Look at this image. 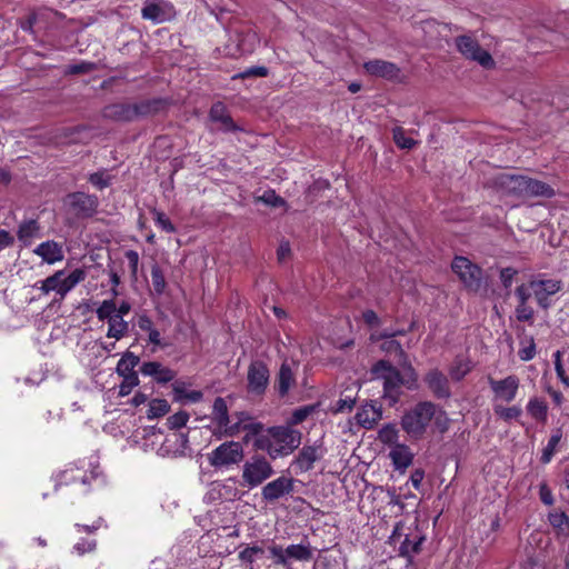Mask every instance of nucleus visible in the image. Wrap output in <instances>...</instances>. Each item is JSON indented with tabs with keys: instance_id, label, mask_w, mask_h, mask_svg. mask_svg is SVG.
Wrapping results in <instances>:
<instances>
[{
	"instance_id": "64",
	"label": "nucleus",
	"mask_w": 569,
	"mask_h": 569,
	"mask_svg": "<svg viewBox=\"0 0 569 569\" xmlns=\"http://www.w3.org/2000/svg\"><path fill=\"white\" fill-rule=\"evenodd\" d=\"M425 472L420 469L415 470L410 476V481L415 489H419L423 480Z\"/></svg>"
},
{
	"instance_id": "49",
	"label": "nucleus",
	"mask_w": 569,
	"mask_h": 569,
	"mask_svg": "<svg viewBox=\"0 0 569 569\" xmlns=\"http://www.w3.org/2000/svg\"><path fill=\"white\" fill-rule=\"evenodd\" d=\"M257 200L270 207H280L284 203L283 199L277 196L272 190L264 191Z\"/></svg>"
},
{
	"instance_id": "58",
	"label": "nucleus",
	"mask_w": 569,
	"mask_h": 569,
	"mask_svg": "<svg viewBox=\"0 0 569 569\" xmlns=\"http://www.w3.org/2000/svg\"><path fill=\"white\" fill-rule=\"evenodd\" d=\"M268 74V69L264 67H252L247 70H244L242 73L239 74L240 78H248V77H266Z\"/></svg>"
},
{
	"instance_id": "7",
	"label": "nucleus",
	"mask_w": 569,
	"mask_h": 569,
	"mask_svg": "<svg viewBox=\"0 0 569 569\" xmlns=\"http://www.w3.org/2000/svg\"><path fill=\"white\" fill-rule=\"evenodd\" d=\"M273 475L271 463L262 456H253L242 466V483L250 489L260 486Z\"/></svg>"
},
{
	"instance_id": "29",
	"label": "nucleus",
	"mask_w": 569,
	"mask_h": 569,
	"mask_svg": "<svg viewBox=\"0 0 569 569\" xmlns=\"http://www.w3.org/2000/svg\"><path fill=\"white\" fill-rule=\"evenodd\" d=\"M295 372L288 362H283L280 367L277 378V390L281 397H284L289 390L295 386Z\"/></svg>"
},
{
	"instance_id": "59",
	"label": "nucleus",
	"mask_w": 569,
	"mask_h": 569,
	"mask_svg": "<svg viewBox=\"0 0 569 569\" xmlns=\"http://www.w3.org/2000/svg\"><path fill=\"white\" fill-rule=\"evenodd\" d=\"M381 348L383 350H386L387 352H396L398 353L400 357H403V351H402V348L401 346L392 340V339H389L387 341H385L382 345H381Z\"/></svg>"
},
{
	"instance_id": "35",
	"label": "nucleus",
	"mask_w": 569,
	"mask_h": 569,
	"mask_svg": "<svg viewBox=\"0 0 569 569\" xmlns=\"http://www.w3.org/2000/svg\"><path fill=\"white\" fill-rule=\"evenodd\" d=\"M138 362L139 358L137 356H134L132 352H126L118 361L116 370L121 377L137 375L133 369Z\"/></svg>"
},
{
	"instance_id": "16",
	"label": "nucleus",
	"mask_w": 569,
	"mask_h": 569,
	"mask_svg": "<svg viewBox=\"0 0 569 569\" xmlns=\"http://www.w3.org/2000/svg\"><path fill=\"white\" fill-rule=\"evenodd\" d=\"M269 383V370L261 361H253L248 369V389L261 395Z\"/></svg>"
},
{
	"instance_id": "30",
	"label": "nucleus",
	"mask_w": 569,
	"mask_h": 569,
	"mask_svg": "<svg viewBox=\"0 0 569 569\" xmlns=\"http://www.w3.org/2000/svg\"><path fill=\"white\" fill-rule=\"evenodd\" d=\"M212 421L214 422L219 433L228 425L230 417L228 413V406L223 398H217L212 406Z\"/></svg>"
},
{
	"instance_id": "34",
	"label": "nucleus",
	"mask_w": 569,
	"mask_h": 569,
	"mask_svg": "<svg viewBox=\"0 0 569 569\" xmlns=\"http://www.w3.org/2000/svg\"><path fill=\"white\" fill-rule=\"evenodd\" d=\"M548 407L542 399L532 398L527 405L528 415L539 422H545L547 419Z\"/></svg>"
},
{
	"instance_id": "38",
	"label": "nucleus",
	"mask_w": 569,
	"mask_h": 569,
	"mask_svg": "<svg viewBox=\"0 0 569 569\" xmlns=\"http://www.w3.org/2000/svg\"><path fill=\"white\" fill-rule=\"evenodd\" d=\"M493 411L496 416L503 419L505 421L516 420L522 413L521 408L518 406L505 407L503 405L500 403L493 406Z\"/></svg>"
},
{
	"instance_id": "17",
	"label": "nucleus",
	"mask_w": 569,
	"mask_h": 569,
	"mask_svg": "<svg viewBox=\"0 0 569 569\" xmlns=\"http://www.w3.org/2000/svg\"><path fill=\"white\" fill-rule=\"evenodd\" d=\"M292 491V480L287 477H279L268 482L261 491L263 499L272 502Z\"/></svg>"
},
{
	"instance_id": "20",
	"label": "nucleus",
	"mask_w": 569,
	"mask_h": 569,
	"mask_svg": "<svg viewBox=\"0 0 569 569\" xmlns=\"http://www.w3.org/2000/svg\"><path fill=\"white\" fill-rule=\"evenodd\" d=\"M425 381L430 388V390L438 398H447L450 396L449 382L447 377L438 369L430 370L426 377Z\"/></svg>"
},
{
	"instance_id": "26",
	"label": "nucleus",
	"mask_w": 569,
	"mask_h": 569,
	"mask_svg": "<svg viewBox=\"0 0 569 569\" xmlns=\"http://www.w3.org/2000/svg\"><path fill=\"white\" fill-rule=\"evenodd\" d=\"M381 409L376 405L370 403L362 406L358 410L356 415V420L363 428L371 429L381 419Z\"/></svg>"
},
{
	"instance_id": "52",
	"label": "nucleus",
	"mask_w": 569,
	"mask_h": 569,
	"mask_svg": "<svg viewBox=\"0 0 569 569\" xmlns=\"http://www.w3.org/2000/svg\"><path fill=\"white\" fill-rule=\"evenodd\" d=\"M176 392L179 395V398L181 400H187L189 402H198L202 398V392L198 390H181L179 388H176Z\"/></svg>"
},
{
	"instance_id": "57",
	"label": "nucleus",
	"mask_w": 569,
	"mask_h": 569,
	"mask_svg": "<svg viewBox=\"0 0 569 569\" xmlns=\"http://www.w3.org/2000/svg\"><path fill=\"white\" fill-rule=\"evenodd\" d=\"M310 412L311 408L309 407L297 409L292 413L290 422L292 425L301 423L310 415Z\"/></svg>"
},
{
	"instance_id": "51",
	"label": "nucleus",
	"mask_w": 569,
	"mask_h": 569,
	"mask_svg": "<svg viewBox=\"0 0 569 569\" xmlns=\"http://www.w3.org/2000/svg\"><path fill=\"white\" fill-rule=\"evenodd\" d=\"M138 382V375L123 376V381L120 385V395L127 396L128 393H130L131 389L136 387Z\"/></svg>"
},
{
	"instance_id": "54",
	"label": "nucleus",
	"mask_w": 569,
	"mask_h": 569,
	"mask_svg": "<svg viewBox=\"0 0 569 569\" xmlns=\"http://www.w3.org/2000/svg\"><path fill=\"white\" fill-rule=\"evenodd\" d=\"M156 222L166 232H174V227L169 218L162 212H156Z\"/></svg>"
},
{
	"instance_id": "39",
	"label": "nucleus",
	"mask_w": 569,
	"mask_h": 569,
	"mask_svg": "<svg viewBox=\"0 0 569 569\" xmlns=\"http://www.w3.org/2000/svg\"><path fill=\"white\" fill-rule=\"evenodd\" d=\"M518 355L522 361H529L535 358L536 343L532 337H523L520 340V348Z\"/></svg>"
},
{
	"instance_id": "28",
	"label": "nucleus",
	"mask_w": 569,
	"mask_h": 569,
	"mask_svg": "<svg viewBox=\"0 0 569 569\" xmlns=\"http://www.w3.org/2000/svg\"><path fill=\"white\" fill-rule=\"evenodd\" d=\"M555 190L546 182L526 177L525 190L522 197H543L552 198Z\"/></svg>"
},
{
	"instance_id": "24",
	"label": "nucleus",
	"mask_w": 569,
	"mask_h": 569,
	"mask_svg": "<svg viewBox=\"0 0 569 569\" xmlns=\"http://www.w3.org/2000/svg\"><path fill=\"white\" fill-rule=\"evenodd\" d=\"M389 458L395 469L403 471L412 463L413 453L407 445L398 443L390 448Z\"/></svg>"
},
{
	"instance_id": "9",
	"label": "nucleus",
	"mask_w": 569,
	"mask_h": 569,
	"mask_svg": "<svg viewBox=\"0 0 569 569\" xmlns=\"http://www.w3.org/2000/svg\"><path fill=\"white\" fill-rule=\"evenodd\" d=\"M262 428L260 422L253 421L246 412H237L230 418L220 435L232 438L239 436L241 432H246L243 442L249 443L251 437L257 438L262 431Z\"/></svg>"
},
{
	"instance_id": "25",
	"label": "nucleus",
	"mask_w": 569,
	"mask_h": 569,
	"mask_svg": "<svg viewBox=\"0 0 569 569\" xmlns=\"http://www.w3.org/2000/svg\"><path fill=\"white\" fill-rule=\"evenodd\" d=\"M363 67L371 76L393 79L399 74V69L395 63L383 60H371L366 62Z\"/></svg>"
},
{
	"instance_id": "18",
	"label": "nucleus",
	"mask_w": 569,
	"mask_h": 569,
	"mask_svg": "<svg viewBox=\"0 0 569 569\" xmlns=\"http://www.w3.org/2000/svg\"><path fill=\"white\" fill-rule=\"evenodd\" d=\"M33 253L48 264H54L64 258L62 246L53 240L41 242L33 249Z\"/></svg>"
},
{
	"instance_id": "37",
	"label": "nucleus",
	"mask_w": 569,
	"mask_h": 569,
	"mask_svg": "<svg viewBox=\"0 0 569 569\" xmlns=\"http://www.w3.org/2000/svg\"><path fill=\"white\" fill-rule=\"evenodd\" d=\"M472 366L467 358L458 357L450 367V377L453 380H461L468 372H470Z\"/></svg>"
},
{
	"instance_id": "31",
	"label": "nucleus",
	"mask_w": 569,
	"mask_h": 569,
	"mask_svg": "<svg viewBox=\"0 0 569 569\" xmlns=\"http://www.w3.org/2000/svg\"><path fill=\"white\" fill-rule=\"evenodd\" d=\"M142 107L138 106H124V104H116L107 109L106 114L108 117L116 118L122 121L132 120L136 116L144 113L141 110Z\"/></svg>"
},
{
	"instance_id": "27",
	"label": "nucleus",
	"mask_w": 569,
	"mask_h": 569,
	"mask_svg": "<svg viewBox=\"0 0 569 569\" xmlns=\"http://www.w3.org/2000/svg\"><path fill=\"white\" fill-rule=\"evenodd\" d=\"M17 237L22 246L29 247L40 237V226L37 220L30 219L22 221L18 227Z\"/></svg>"
},
{
	"instance_id": "62",
	"label": "nucleus",
	"mask_w": 569,
	"mask_h": 569,
	"mask_svg": "<svg viewBox=\"0 0 569 569\" xmlns=\"http://www.w3.org/2000/svg\"><path fill=\"white\" fill-rule=\"evenodd\" d=\"M539 495H540L541 501L545 505L550 506V505L553 503L552 493H551L550 489L547 487V485H541L540 486Z\"/></svg>"
},
{
	"instance_id": "23",
	"label": "nucleus",
	"mask_w": 569,
	"mask_h": 569,
	"mask_svg": "<svg viewBox=\"0 0 569 569\" xmlns=\"http://www.w3.org/2000/svg\"><path fill=\"white\" fill-rule=\"evenodd\" d=\"M140 371L143 376L152 377L162 383L173 380L176 376L174 371L157 361L143 362Z\"/></svg>"
},
{
	"instance_id": "32",
	"label": "nucleus",
	"mask_w": 569,
	"mask_h": 569,
	"mask_svg": "<svg viewBox=\"0 0 569 569\" xmlns=\"http://www.w3.org/2000/svg\"><path fill=\"white\" fill-rule=\"evenodd\" d=\"M210 119L213 122L220 123L224 130L236 129L230 116L227 112L226 106L221 102H217L211 107Z\"/></svg>"
},
{
	"instance_id": "8",
	"label": "nucleus",
	"mask_w": 569,
	"mask_h": 569,
	"mask_svg": "<svg viewBox=\"0 0 569 569\" xmlns=\"http://www.w3.org/2000/svg\"><path fill=\"white\" fill-rule=\"evenodd\" d=\"M244 457L243 446L238 441H227L213 449L209 456V463L214 468H228L238 465Z\"/></svg>"
},
{
	"instance_id": "1",
	"label": "nucleus",
	"mask_w": 569,
	"mask_h": 569,
	"mask_svg": "<svg viewBox=\"0 0 569 569\" xmlns=\"http://www.w3.org/2000/svg\"><path fill=\"white\" fill-rule=\"evenodd\" d=\"M431 422L441 433L449 427V419L445 411L432 402L422 401L405 412L401 418V428L410 439L418 440L426 435Z\"/></svg>"
},
{
	"instance_id": "21",
	"label": "nucleus",
	"mask_w": 569,
	"mask_h": 569,
	"mask_svg": "<svg viewBox=\"0 0 569 569\" xmlns=\"http://www.w3.org/2000/svg\"><path fill=\"white\" fill-rule=\"evenodd\" d=\"M67 204L78 214H90L97 207V199L83 192H76L67 197Z\"/></svg>"
},
{
	"instance_id": "44",
	"label": "nucleus",
	"mask_w": 569,
	"mask_h": 569,
	"mask_svg": "<svg viewBox=\"0 0 569 569\" xmlns=\"http://www.w3.org/2000/svg\"><path fill=\"white\" fill-rule=\"evenodd\" d=\"M169 403L167 400L163 399H153L149 403V411L148 417L149 418H158L161 416H164L169 411Z\"/></svg>"
},
{
	"instance_id": "33",
	"label": "nucleus",
	"mask_w": 569,
	"mask_h": 569,
	"mask_svg": "<svg viewBox=\"0 0 569 569\" xmlns=\"http://www.w3.org/2000/svg\"><path fill=\"white\" fill-rule=\"evenodd\" d=\"M138 327L141 331L148 333V340L150 343L154 346L161 345L160 332L153 327V323L148 316L142 315L139 317Z\"/></svg>"
},
{
	"instance_id": "36",
	"label": "nucleus",
	"mask_w": 569,
	"mask_h": 569,
	"mask_svg": "<svg viewBox=\"0 0 569 569\" xmlns=\"http://www.w3.org/2000/svg\"><path fill=\"white\" fill-rule=\"evenodd\" d=\"M378 439L386 446L392 448L399 442V430L392 423L383 426L378 432Z\"/></svg>"
},
{
	"instance_id": "60",
	"label": "nucleus",
	"mask_w": 569,
	"mask_h": 569,
	"mask_svg": "<svg viewBox=\"0 0 569 569\" xmlns=\"http://www.w3.org/2000/svg\"><path fill=\"white\" fill-rule=\"evenodd\" d=\"M102 526V519L99 518L91 526L76 523L74 527L79 532L86 531L89 533L96 532Z\"/></svg>"
},
{
	"instance_id": "46",
	"label": "nucleus",
	"mask_w": 569,
	"mask_h": 569,
	"mask_svg": "<svg viewBox=\"0 0 569 569\" xmlns=\"http://www.w3.org/2000/svg\"><path fill=\"white\" fill-rule=\"evenodd\" d=\"M423 538L419 537L418 539L410 540L408 536H406L405 540L400 545V553L402 556H411L417 553L420 549V545Z\"/></svg>"
},
{
	"instance_id": "4",
	"label": "nucleus",
	"mask_w": 569,
	"mask_h": 569,
	"mask_svg": "<svg viewBox=\"0 0 569 569\" xmlns=\"http://www.w3.org/2000/svg\"><path fill=\"white\" fill-rule=\"evenodd\" d=\"M562 289L560 280L545 277L531 279L528 283L517 287L516 296L519 300H529L533 297L538 306L548 309L551 305V297Z\"/></svg>"
},
{
	"instance_id": "22",
	"label": "nucleus",
	"mask_w": 569,
	"mask_h": 569,
	"mask_svg": "<svg viewBox=\"0 0 569 569\" xmlns=\"http://www.w3.org/2000/svg\"><path fill=\"white\" fill-rule=\"evenodd\" d=\"M286 556L287 567H289L292 561H310L313 558V549L310 542L305 539L300 543H292L286 547Z\"/></svg>"
},
{
	"instance_id": "48",
	"label": "nucleus",
	"mask_w": 569,
	"mask_h": 569,
	"mask_svg": "<svg viewBox=\"0 0 569 569\" xmlns=\"http://www.w3.org/2000/svg\"><path fill=\"white\" fill-rule=\"evenodd\" d=\"M263 549L259 546L246 547L239 552V559L249 563H253L257 555H262Z\"/></svg>"
},
{
	"instance_id": "19",
	"label": "nucleus",
	"mask_w": 569,
	"mask_h": 569,
	"mask_svg": "<svg viewBox=\"0 0 569 569\" xmlns=\"http://www.w3.org/2000/svg\"><path fill=\"white\" fill-rule=\"evenodd\" d=\"M325 450L320 445L305 446L297 458L295 465L300 471H308L313 463L323 457Z\"/></svg>"
},
{
	"instance_id": "41",
	"label": "nucleus",
	"mask_w": 569,
	"mask_h": 569,
	"mask_svg": "<svg viewBox=\"0 0 569 569\" xmlns=\"http://www.w3.org/2000/svg\"><path fill=\"white\" fill-rule=\"evenodd\" d=\"M152 289L157 296H161L167 287V282L161 269L158 266L151 268Z\"/></svg>"
},
{
	"instance_id": "55",
	"label": "nucleus",
	"mask_w": 569,
	"mask_h": 569,
	"mask_svg": "<svg viewBox=\"0 0 569 569\" xmlns=\"http://www.w3.org/2000/svg\"><path fill=\"white\" fill-rule=\"evenodd\" d=\"M89 181L99 189H103L109 184V178L103 172L92 173Z\"/></svg>"
},
{
	"instance_id": "47",
	"label": "nucleus",
	"mask_w": 569,
	"mask_h": 569,
	"mask_svg": "<svg viewBox=\"0 0 569 569\" xmlns=\"http://www.w3.org/2000/svg\"><path fill=\"white\" fill-rule=\"evenodd\" d=\"M268 551L270 556L273 558L276 565L287 567L286 548H282L281 546L273 543L268 547Z\"/></svg>"
},
{
	"instance_id": "56",
	"label": "nucleus",
	"mask_w": 569,
	"mask_h": 569,
	"mask_svg": "<svg viewBox=\"0 0 569 569\" xmlns=\"http://www.w3.org/2000/svg\"><path fill=\"white\" fill-rule=\"evenodd\" d=\"M355 406V399L351 397H346L345 399H339L335 407V412H345L350 411Z\"/></svg>"
},
{
	"instance_id": "40",
	"label": "nucleus",
	"mask_w": 569,
	"mask_h": 569,
	"mask_svg": "<svg viewBox=\"0 0 569 569\" xmlns=\"http://www.w3.org/2000/svg\"><path fill=\"white\" fill-rule=\"evenodd\" d=\"M561 437H562V435H561L560 430H557L551 435L546 448L542 451L541 461L543 463L550 462V460H551L552 456L555 455L557 447L561 440Z\"/></svg>"
},
{
	"instance_id": "53",
	"label": "nucleus",
	"mask_w": 569,
	"mask_h": 569,
	"mask_svg": "<svg viewBox=\"0 0 569 569\" xmlns=\"http://www.w3.org/2000/svg\"><path fill=\"white\" fill-rule=\"evenodd\" d=\"M189 420V415L184 411H180L174 413L169 418V423L172 428L179 429L187 425Z\"/></svg>"
},
{
	"instance_id": "15",
	"label": "nucleus",
	"mask_w": 569,
	"mask_h": 569,
	"mask_svg": "<svg viewBox=\"0 0 569 569\" xmlns=\"http://www.w3.org/2000/svg\"><path fill=\"white\" fill-rule=\"evenodd\" d=\"M526 176L500 172L492 178V187L506 194L522 196Z\"/></svg>"
},
{
	"instance_id": "13",
	"label": "nucleus",
	"mask_w": 569,
	"mask_h": 569,
	"mask_svg": "<svg viewBox=\"0 0 569 569\" xmlns=\"http://www.w3.org/2000/svg\"><path fill=\"white\" fill-rule=\"evenodd\" d=\"M489 386L497 401L512 402L518 393L520 380L517 376L510 375L503 379L489 378Z\"/></svg>"
},
{
	"instance_id": "12",
	"label": "nucleus",
	"mask_w": 569,
	"mask_h": 569,
	"mask_svg": "<svg viewBox=\"0 0 569 569\" xmlns=\"http://www.w3.org/2000/svg\"><path fill=\"white\" fill-rule=\"evenodd\" d=\"M457 48L463 57L476 61L486 69H490L495 66L492 57L480 48L476 40L468 36H462L457 39Z\"/></svg>"
},
{
	"instance_id": "50",
	"label": "nucleus",
	"mask_w": 569,
	"mask_h": 569,
	"mask_svg": "<svg viewBox=\"0 0 569 569\" xmlns=\"http://www.w3.org/2000/svg\"><path fill=\"white\" fill-rule=\"evenodd\" d=\"M528 300H519V305L516 308L517 319L520 321H528L533 316V310L531 307L527 306Z\"/></svg>"
},
{
	"instance_id": "61",
	"label": "nucleus",
	"mask_w": 569,
	"mask_h": 569,
	"mask_svg": "<svg viewBox=\"0 0 569 569\" xmlns=\"http://www.w3.org/2000/svg\"><path fill=\"white\" fill-rule=\"evenodd\" d=\"M515 274H516V270H513L511 268H506V269L501 270L500 279L506 288L511 286Z\"/></svg>"
},
{
	"instance_id": "43",
	"label": "nucleus",
	"mask_w": 569,
	"mask_h": 569,
	"mask_svg": "<svg viewBox=\"0 0 569 569\" xmlns=\"http://www.w3.org/2000/svg\"><path fill=\"white\" fill-rule=\"evenodd\" d=\"M395 143L401 149H411L417 144V141L406 134L401 127H397L392 131Z\"/></svg>"
},
{
	"instance_id": "14",
	"label": "nucleus",
	"mask_w": 569,
	"mask_h": 569,
	"mask_svg": "<svg viewBox=\"0 0 569 569\" xmlns=\"http://www.w3.org/2000/svg\"><path fill=\"white\" fill-rule=\"evenodd\" d=\"M173 6L164 0H147L141 10L143 19L161 23L174 17Z\"/></svg>"
},
{
	"instance_id": "2",
	"label": "nucleus",
	"mask_w": 569,
	"mask_h": 569,
	"mask_svg": "<svg viewBox=\"0 0 569 569\" xmlns=\"http://www.w3.org/2000/svg\"><path fill=\"white\" fill-rule=\"evenodd\" d=\"M373 379L382 380L383 397L389 400V405H395L401 395V387L415 389L418 381V375L410 363L403 362V372L400 373L395 367L385 360L378 361L371 369Z\"/></svg>"
},
{
	"instance_id": "63",
	"label": "nucleus",
	"mask_w": 569,
	"mask_h": 569,
	"mask_svg": "<svg viewBox=\"0 0 569 569\" xmlns=\"http://www.w3.org/2000/svg\"><path fill=\"white\" fill-rule=\"evenodd\" d=\"M14 242L13 236L7 230H0V250L12 246Z\"/></svg>"
},
{
	"instance_id": "3",
	"label": "nucleus",
	"mask_w": 569,
	"mask_h": 569,
	"mask_svg": "<svg viewBox=\"0 0 569 569\" xmlns=\"http://www.w3.org/2000/svg\"><path fill=\"white\" fill-rule=\"evenodd\" d=\"M301 443V432L289 426H277L260 432L253 446L266 451L271 459L289 456Z\"/></svg>"
},
{
	"instance_id": "10",
	"label": "nucleus",
	"mask_w": 569,
	"mask_h": 569,
	"mask_svg": "<svg viewBox=\"0 0 569 569\" xmlns=\"http://www.w3.org/2000/svg\"><path fill=\"white\" fill-rule=\"evenodd\" d=\"M88 467H91L90 462L86 460H79L68 465L62 471L57 475V485H73L80 482L82 486L90 483L96 479L97 472Z\"/></svg>"
},
{
	"instance_id": "6",
	"label": "nucleus",
	"mask_w": 569,
	"mask_h": 569,
	"mask_svg": "<svg viewBox=\"0 0 569 569\" xmlns=\"http://www.w3.org/2000/svg\"><path fill=\"white\" fill-rule=\"evenodd\" d=\"M99 321L108 326L107 338L120 340L127 336L129 323L116 312V301L113 299L103 300L96 309Z\"/></svg>"
},
{
	"instance_id": "42",
	"label": "nucleus",
	"mask_w": 569,
	"mask_h": 569,
	"mask_svg": "<svg viewBox=\"0 0 569 569\" xmlns=\"http://www.w3.org/2000/svg\"><path fill=\"white\" fill-rule=\"evenodd\" d=\"M97 548V541L94 539L81 538L78 542L72 546L71 552L79 557L87 553L93 552Z\"/></svg>"
},
{
	"instance_id": "11",
	"label": "nucleus",
	"mask_w": 569,
	"mask_h": 569,
	"mask_svg": "<svg viewBox=\"0 0 569 569\" xmlns=\"http://www.w3.org/2000/svg\"><path fill=\"white\" fill-rule=\"evenodd\" d=\"M452 270L467 288L471 290H478L480 288L482 279L481 270L469 259L456 257L452 262Z\"/></svg>"
},
{
	"instance_id": "5",
	"label": "nucleus",
	"mask_w": 569,
	"mask_h": 569,
	"mask_svg": "<svg viewBox=\"0 0 569 569\" xmlns=\"http://www.w3.org/2000/svg\"><path fill=\"white\" fill-rule=\"evenodd\" d=\"M86 271L80 268L74 269L68 276L64 274L63 270H58L52 276L40 281L39 289L43 295L54 291L61 298H64L69 291L86 279Z\"/></svg>"
},
{
	"instance_id": "45",
	"label": "nucleus",
	"mask_w": 569,
	"mask_h": 569,
	"mask_svg": "<svg viewBox=\"0 0 569 569\" xmlns=\"http://www.w3.org/2000/svg\"><path fill=\"white\" fill-rule=\"evenodd\" d=\"M549 523L559 532H565L569 526V519L565 512H551L548 516Z\"/></svg>"
}]
</instances>
